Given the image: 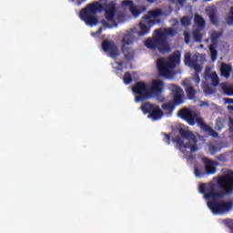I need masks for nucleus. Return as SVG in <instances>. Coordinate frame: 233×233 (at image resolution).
Listing matches in <instances>:
<instances>
[{
    "label": "nucleus",
    "mask_w": 233,
    "mask_h": 233,
    "mask_svg": "<svg viewBox=\"0 0 233 233\" xmlns=\"http://www.w3.org/2000/svg\"><path fill=\"white\" fill-rule=\"evenodd\" d=\"M115 70H116V72H120V74L123 72L122 67H115Z\"/></svg>",
    "instance_id": "nucleus-40"
},
{
    "label": "nucleus",
    "mask_w": 233,
    "mask_h": 233,
    "mask_svg": "<svg viewBox=\"0 0 233 233\" xmlns=\"http://www.w3.org/2000/svg\"><path fill=\"white\" fill-rule=\"evenodd\" d=\"M192 61V55L190 53H187L184 56V63L188 66Z\"/></svg>",
    "instance_id": "nucleus-29"
},
{
    "label": "nucleus",
    "mask_w": 233,
    "mask_h": 233,
    "mask_svg": "<svg viewBox=\"0 0 233 233\" xmlns=\"http://www.w3.org/2000/svg\"><path fill=\"white\" fill-rule=\"evenodd\" d=\"M225 223H226V225H232L233 220L230 219V218H228V219H226V220H225Z\"/></svg>",
    "instance_id": "nucleus-37"
},
{
    "label": "nucleus",
    "mask_w": 233,
    "mask_h": 233,
    "mask_svg": "<svg viewBox=\"0 0 233 233\" xmlns=\"http://www.w3.org/2000/svg\"><path fill=\"white\" fill-rule=\"evenodd\" d=\"M104 10L106 12V18L107 19V21H102L104 28H117V24L114 22L116 4L110 1L105 2L100 0V2H95L88 5L86 8H84L80 12V17L89 26H94L98 23L96 14H97V12H103Z\"/></svg>",
    "instance_id": "nucleus-2"
},
{
    "label": "nucleus",
    "mask_w": 233,
    "mask_h": 233,
    "mask_svg": "<svg viewBox=\"0 0 233 233\" xmlns=\"http://www.w3.org/2000/svg\"><path fill=\"white\" fill-rule=\"evenodd\" d=\"M132 90L137 95L135 97L136 103H141L142 101L152 99V97H156L159 94H163L165 92V82L160 79L152 80L150 84L140 81L135 84Z\"/></svg>",
    "instance_id": "nucleus-3"
},
{
    "label": "nucleus",
    "mask_w": 233,
    "mask_h": 233,
    "mask_svg": "<svg viewBox=\"0 0 233 233\" xmlns=\"http://www.w3.org/2000/svg\"><path fill=\"white\" fill-rule=\"evenodd\" d=\"M208 184H200L198 190L204 195V199L213 214H228L233 208V200H219L233 194V171L214 177Z\"/></svg>",
    "instance_id": "nucleus-1"
},
{
    "label": "nucleus",
    "mask_w": 233,
    "mask_h": 233,
    "mask_svg": "<svg viewBox=\"0 0 233 233\" xmlns=\"http://www.w3.org/2000/svg\"><path fill=\"white\" fill-rule=\"evenodd\" d=\"M148 3H154L156 0H147Z\"/></svg>",
    "instance_id": "nucleus-43"
},
{
    "label": "nucleus",
    "mask_w": 233,
    "mask_h": 233,
    "mask_svg": "<svg viewBox=\"0 0 233 233\" xmlns=\"http://www.w3.org/2000/svg\"><path fill=\"white\" fill-rule=\"evenodd\" d=\"M176 30H155L152 37L145 40L144 45L148 50H158L160 54H168L170 52V44H168V35H176Z\"/></svg>",
    "instance_id": "nucleus-4"
},
{
    "label": "nucleus",
    "mask_w": 233,
    "mask_h": 233,
    "mask_svg": "<svg viewBox=\"0 0 233 233\" xmlns=\"http://www.w3.org/2000/svg\"><path fill=\"white\" fill-rule=\"evenodd\" d=\"M220 161H223V159H225V155H220L218 157Z\"/></svg>",
    "instance_id": "nucleus-41"
},
{
    "label": "nucleus",
    "mask_w": 233,
    "mask_h": 233,
    "mask_svg": "<svg viewBox=\"0 0 233 233\" xmlns=\"http://www.w3.org/2000/svg\"><path fill=\"white\" fill-rule=\"evenodd\" d=\"M207 2H208V1H212V0H206Z\"/></svg>",
    "instance_id": "nucleus-48"
},
{
    "label": "nucleus",
    "mask_w": 233,
    "mask_h": 233,
    "mask_svg": "<svg viewBox=\"0 0 233 233\" xmlns=\"http://www.w3.org/2000/svg\"><path fill=\"white\" fill-rule=\"evenodd\" d=\"M180 23L182 26H190V25H192V15L183 16Z\"/></svg>",
    "instance_id": "nucleus-24"
},
{
    "label": "nucleus",
    "mask_w": 233,
    "mask_h": 233,
    "mask_svg": "<svg viewBox=\"0 0 233 233\" xmlns=\"http://www.w3.org/2000/svg\"><path fill=\"white\" fill-rule=\"evenodd\" d=\"M169 89L171 90L174 105L176 106L183 105L185 103V91H183V88L176 84H171Z\"/></svg>",
    "instance_id": "nucleus-9"
},
{
    "label": "nucleus",
    "mask_w": 233,
    "mask_h": 233,
    "mask_svg": "<svg viewBox=\"0 0 233 233\" xmlns=\"http://www.w3.org/2000/svg\"><path fill=\"white\" fill-rule=\"evenodd\" d=\"M188 159H192V154H189Z\"/></svg>",
    "instance_id": "nucleus-44"
},
{
    "label": "nucleus",
    "mask_w": 233,
    "mask_h": 233,
    "mask_svg": "<svg viewBox=\"0 0 233 233\" xmlns=\"http://www.w3.org/2000/svg\"><path fill=\"white\" fill-rule=\"evenodd\" d=\"M232 72V66H228V64L222 63L220 66V74L222 77H226L228 79L230 77V73Z\"/></svg>",
    "instance_id": "nucleus-18"
},
{
    "label": "nucleus",
    "mask_w": 233,
    "mask_h": 233,
    "mask_svg": "<svg viewBox=\"0 0 233 233\" xmlns=\"http://www.w3.org/2000/svg\"><path fill=\"white\" fill-rule=\"evenodd\" d=\"M209 152L210 154H216V152H218V147L216 146L209 147Z\"/></svg>",
    "instance_id": "nucleus-35"
},
{
    "label": "nucleus",
    "mask_w": 233,
    "mask_h": 233,
    "mask_svg": "<svg viewBox=\"0 0 233 233\" xmlns=\"http://www.w3.org/2000/svg\"><path fill=\"white\" fill-rule=\"evenodd\" d=\"M116 65H117L118 66H123L124 63H123V62H116Z\"/></svg>",
    "instance_id": "nucleus-42"
},
{
    "label": "nucleus",
    "mask_w": 233,
    "mask_h": 233,
    "mask_svg": "<svg viewBox=\"0 0 233 233\" xmlns=\"http://www.w3.org/2000/svg\"><path fill=\"white\" fill-rule=\"evenodd\" d=\"M157 66L158 68V74L160 77H171L172 76V71H170V66L165 58H159L157 61Z\"/></svg>",
    "instance_id": "nucleus-11"
},
{
    "label": "nucleus",
    "mask_w": 233,
    "mask_h": 233,
    "mask_svg": "<svg viewBox=\"0 0 233 233\" xmlns=\"http://www.w3.org/2000/svg\"><path fill=\"white\" fill-rule=\"evenodd\" d=\"M196 81L197 83H199V81H201V79L199 78V73L196 72Z\"/></svg>",
    "instance_id": "nucleus-39"
},
{
    "label": "nucleus",
    "mask_w": 233,
    "mask_h": 233,
    "mask_svg": "<svg viewBox=\"0 0 233 233\" xmlns=\"http://www.w3.org/2000/svg\"><path fill=\"white\" fill-rule=\"evenodd\" d=\"M122 6H127V8L130 10L132 15H134L135 17H139V15H141V11H139V7H137V5H134L132 1L130 0L123 1Z\"/></svg>",
    "instance_id": "nucleus-14"
},
{
    "label": "nucleus",
    "mask_w": 233,
    "mask_h": 233,
    "mask_svg": "<svg viewBox=\"0 0 233 233\" xmlns=\"http://www.w3.org/2000/svg\"><path fill=\"white\" fill-rule=\"evenodd\" d=\"M204 77L207 80L211 79L213 86H218V85H219V76H218L216 72L210 73V69L208 68H206Z\"/></svg>",
    "instance_id": "nucleus-16"
},
{
    "label": "nucleus",
    "mask_w": 233,
    "mask_h": 233,
    "mask_svg": "<svg viewBox=\"0 0 233 233\" xmlns=\"http://www.w3.org/2000/svg\"><path fill=\"white\" fill-rule=\"evenodd\" d=\"M150 31L149 30H141L137 34L139 37H143V35H147Z\"/></svg>",
    "instance_id": "nucleus-34"
},
{
    "label": "nucleus",
    "mask_w": 233,
    "mask_h": 233,
    "mask_svg": "<svg viewBox=\"0 0 233 233\" xmlns=\"http://www.w3.org/2000/svg\"><path fill=\"white\" fill-rule=\"evenodd\" d=\"M206 173L208 176H213V174H216V166H214V161L210 160L209 158L204 157L203 158Z\"/></svg>",
    "instance_id": "nucleus-17"
},
{
    "label": "nucleus",
    "mask_w": 233,
    "mask_h": 233,
    "mask_svg": "<svg viewBox=\"0 0 233 233\" xmlns=\"http://www.w3.org/2000/svg\"><path fill=\"white\" fill-rule=\"evenodd\" d=\"M198 63H199V60L198 59V56H193L188 66L190 68H194L197 74H201V70H203V67L199 66Z\"/></svg>",
    "instance_id": "nucleus-19"
},
{
    "label": "nucleus",
    "mask_w": 233,
    "mask_h": 233,
    "mask_svg": "<svg viewBox=\"0 0 233 233\" xmlns=\"http://www.w3.org/2000/svg\"><path fill=\"white\" fill-rule=\"evenodd\" d=\"M101 30H98V31H96V33H94V32H92L91 33V35L93 36V37H96V35H101Z\"/></svg>",
    "instance_id": "nucleus-36"
},
{
    "label": "nucleus",
    "mask_w": 233,
    "mask_h": 233,
    "mask_svg": "<svg viewBox=\"0 0 233 233\" xmlns=\"http://www.w3.org/2000/svg\"><path fill=\"white\" fill-rule=\"evenodd\" d=\"M164 141L165 143H167V145H170V135L164 133Z\"/></svg>",
    "instance_id": "nucleus-32"
},
{
    "label": "nucleus",
    "mask_w": 233,
    "mask_h": 233,
    "mask_svg": "<svg viewBox=\"0 0 233 233\" xmlns=\"http://www.w3.org/2000/svg\"><path fill=\"white\" fill-rule=\"evenodd\" d=\"M195 176L196 177H201V176H203L200 168H198V167L195 168Z\"/></svg>",
    "instance_id": "nucleus-33"
},
{
    "label": "nucleus",
    "mask_w": 233,
    "mask_h": 233,
    "mask_svg": "<svg viewBox=\"0 0 233 233\" xmlns=\"http://www.w3.org/2000/svg\"><path fill=\"white\" fill-rule=\"evenodd\" d=\"M193 1H198V0H193Z\"/></svg>",
    "instance_id": "nucleus-50"
},
{
    "label": "nucleus",
    "mask_w": 233,
    "mask_h": 233,
    "mask_svg": "<svg viewBox=\"0 0 233 233\" xmlns=\"http://www.w3.org/2000/svg\"><path fill=\"white\" fill-rule=\"evenodd\" d=\"M140 109L142 110L143 114H149L147 117L148 119H153V121H158V119H161V117L164 116V113L161 108H159V106H156L149 102L143 103Z\"/></svg>",
    "instance_id": "nucleus-7"
},
{
    "label": "nucleus",
    "mask_w": 233,
    "mask_h": 233,
    "mask_svg": "<svg viewBox=\"0 0 233 233\" xmlns=\"http://www.w3.org/2000/svg\"><path fill=\"white\" fill-rule=\"evenodd\" d=\"M226 21L228 25H233V6L229 9Z\"/></svg>",
    "instance_id": "nucleus-27"
},
{
    "label": "nucleus",
    "mask_w": 233,
    "mask_h": 233,
    "mask_svg": "<svg viewBox=\"0 0 233 233\" xmlns=\"http://www.w3.org/2000/svg\"><path fill=\"white\" fill-rule=\"evenodd\" d=\"M154 25H156V22H154V20H152L150 16L147 15L139 23L140 30H150Z\"/></svg>",
    "instance_id": "nucleus-15"
},
{
    "label": "nucleus",
    "mask_w": 233,
    "mask_h": 233,
    "mask_svg": "<svg viewBox=\"0 0 233 233\" xmlns=\"http://www.w3.org/2000/svg\"><path fill=\"white\" fill-rule=\"evenodd\" d=\"M193 39L196 41V43H202L203 34H201V30L193 31Z\"/></svg>",
    "instance_id": "nucleus-23"
},
{
    "label": "nucleus",
    "mask_w": 233,
    "mask_h": 233,
    "mask_svg": "<svg viewBox=\"0 0 233 233\" xmlns=\"http://www.w3.org/2000/svg\"><path fill=\"white\" fill-rule=\"evenodd\" d=\"M226 102H227L228 105H233V98H227V99H226Z\"/></svg>",
    "instance_id": "nucleus-38"
},
{
    "label": "nucleus",
    "mask_w": 233,
    "mask_h": 233,
    "mask_svg": "<svg viewBox=\"0 0 233 233\" xmlns=\"http://www.w3.org/2000/svg\"><path fill=\"white\" fill-rule=\"evenodd\" d=\"M102 49L104 52H108L110 57H113V59H116L117 56H119V50L117 49V46L116 43L110 41V40H104L102 42Z\"/></svg>",
    "instance_id": "nucleus-12"
},
{
    "label": "nucleus",
    "mask_w": 233,
    "mask_h": 233,
    "mask_svg": "<svg viewBox=\"0 0 233 233\" xmlns=\"http://www.w3.org/2000/svg\"><path fill=\"white\" fill-rule=\"evenodd\" d=\"M206 41L208 42V39H207Z\"/></svg>",
    "instance_id": "nucleus-49"
},
{
    "label": "nucleus",
    "mask_w": 233,
    "mask_h": 233,
    "mask_svg": "<svg viewBox=\"0 0 233 233\" xmlns=\"http://www.w3.org/2000/svg\"><path fill=\"white\" fill-rule=\"evenodd\" d=\"M208 14L211 23H213V25H216L218 23V15H216V13H214V12L209 13L208 11Z\"/></svg>",
    "instance_id": "nucleus-28"
},
{
    "label": "nucleus",
    "mask_w": 233,
    "mask_h": 233,
    "mask_svg": "<svg viewBox=\"0 0 233 233\" xmlns=\"http://www.w3.org/2000/svg\"><path fill=\"white\" fill-rule=\"evenodd\" d=\"M145 10H146V8L144 7V8H143V12H145Z\"/></svg>",
    "instance_id": "nucleus-47"
},
{
    "label": "nucleus",
    "mask_w": 233,
    "mask_h": 233,
    "mask_svg": "<svg viewBox=\"0 0 233 233\" xmlns=\"http://www.w3.org/2000/svg\"><path fill=\"white\" fill-rule=\"evenodd\" d=\"M132 43H134V35L130 34L125 35L122 39V52L124 54L125 59L127 61H132V59H134V50L132 48L127 47L132 45Z\"/></svg>",
    "instance_id": "nucleus-8"
},
{
    "label": "nucleus",
    "mask_w": 233,
    "mask_h": 233,
    "mask_svg": "<svg viewBox=\"0 0 233 233\" xmlns=\"http://www.w3.org/2000/svg\"><path fill=\"white\" fill-rule=\"evenodd\" d=\"M178 116L181 117V119L187 121L190 127H194V125L198 123L201 130L208 132L210 136H212V137H218L219 136V134H218V132H216L210 126L205 124L201 116H199V114L195 111L184 107L179 110Z\"/></svg>",
    "instance_id": "nucleus-5"
},
{
    "label": "nucleus",
    "mask_w": 233,
    "mask_h": 233,
    "mask_svg": "<svg viewBox=\"0 0 233 233\" xmlns=\"http://www.w3.org/2000/svg\"><path fill=\"white\" fill-rule=\"evenodd\" d=\"M147 15L152 21H154V19H157V17H161V15H163V11L161 9H155L150 11Z\"/></svg>",
    "instance_id": "nucleus-21"
},
{
    "label": "nucleus",
    "mask_w": 233,
    "mask_h": 233,
    "mask_svg": "<svg viewBox=\"0 0 233 233\" xmlns=\"http://www.w3.org/2000/svg\"><path fill=\"white\" fill-rule=\"evenodd\" d=\"M224 92L225 94H227V96H233V84L228 86H226L224 88Z\"/></svg>",
    "instance_id": "nucleus-30"
},
{
    "label": "nucleus",
    "mask_w": 233,
    "mask_h": 233,
    "mask_svg": "<svg viewBox=\"0 0 233 233\" xmlns=\"http://www.w3.org/2000/svg\"><path fill=\"white\" fill-rule=\"evenodd\" d=\"M195 25L198 26V28H199V30H203L207 23L205 22V18H203V16L195 15Z\"/></svg>",
    "instance_id": "nucleus-20"
},
{
    "label": "nucleus",
    "mask_w": 233,
    "mask_h": 233,
    "mask_svg": "<svg viewBox=\"0 0 233 233\" xmlns=\"http://www.w3.org/2000/svg\"><path fill=\"white\" fill-rule=\"evenodd\" d=\"M167 64H169L170 68H176L177 65H179L181 63V51L176 50L168 58V61H167Z\"/></svg>",
    "instance_id": "nucleus-13"
},
{
    "label": "nucleus",
    "mask_w": 233,
    "mask_h": 233,
    "mask_svg": "<svg viewBox=\"0 0 233 233\" xmlns=\"http://www.w3.org/2000/svg\"><path fill=\"white\" fill-rule=\"evenodd\" d=\"M223 35V31H213L211 33V45L209 46V51L211 54L212 61L218 59V43H219V38Z\"/></svg>",
    "instance_id": "nucleus-10"
},
{
    "label": "nucleus",
    "mask_w": 233,
    "mask_h": 233,
    "mask_svg": "<svg viewBox=\"0 0 233 233\" xmlns=\"http://www.w3.org/2000/svg\"><path fill=\"white\" fill-rule=\"evenodd\" d=\"M184 39H185L186 45H188L190 43V34L187 32L184 33Z\"/></svg>",
    "instance_id": "nucleus-31"
},
{
    "label": "nucleus",
    "mask_w": 233,
    "mask_h": 233,
    "mask_svg": "<svg viewBox=\"0 0 233 233\" xmlns=\"http://www.w3.org/2000/svg\"><path fill=\"white\" fill-rule=\"evenodd\" d=\"M174 21H175V23H179V22L177 21V19H175Z\"/></svg>",
    "instance_id": "nucleus-45"
},
{
    "label": "nucleus",
    "mask_w": 233,
    "mask_h": 233,
    "mask_svg": "<svg viewBox=\"0 0 233 233\" xmlns=\"http://www.w3.org/2000/svg\"><path fill=\"white\" fill-rule=\"evenodd\" d=\"M186 94L187 96V99H194V97H196V88H194V86H188L186 87Z\"/></svg>",
    "instance_id": "nucleus-22"
},
{
    "label": "nucleus",
    "mask_w": 233,
    "mask_h": 233,
    "mask_svg": "<svg viewBox=\"0 0 233 233\" xmlns=\"http://www.w3.org/2000/svg\"><path fill=\"white\" fill-rule=\"evenodd\" d=\"M123 81L125 85H130L133 81L132 75L130 72H126L123 76Z\"/></svg>",
    "instance_id": "nucleus-26"
},
{
    "label": "nucleus",
    "mask_w": 233,
    "mask_h": 233,
    "mask_svg": "<svg viewBox=\"0 0 233 233\" xmlns=\"http://www.w3.org/2000/svg\"><path fill=\"white\" fill-rule=\"evenodd\" d=\"M178 133L180 137L177 136L172 139L173 143H177V148H189L191 152H197L198 138H196V135L185 128H180Z\"/></svg>",
    "instance_id": "nucleus-6"
},
{
    "label": "nucleus",
    "mask_w": 233,
    "mask_h": 233,
    "mask_svg": "<svg viewBox=\"0 0 233 233\" xmlns=\"http://www.w3.org/2000/svg\"><path fill=\"white\" fill-rule=\"evenodd\" d=\"M162 108L167 112H174L176 109V105L172 102H167L162 105Z\"/></svg>",
    "instance_id": "nucleus-25"
},
{
    "label": "nucleus",
    "mask_w": 233,
    "mask_h": 233,
    "mask_svg": "<svg viewBox=\"0 0 233 233\" xmlns=\"http://www.w3.org/2000/svg\"><path fill=\"white\" fill-rule=\"evenodd\" d=\"M180 5H183V3L181 1H179Z\"/></svg>",
    "instance_id": "nucleus-46"
}]
</instances>
